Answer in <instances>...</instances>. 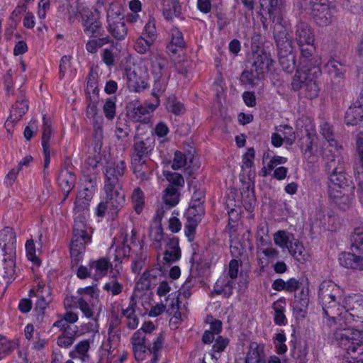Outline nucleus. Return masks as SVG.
Wrapping results in <instances>:
<instances>
[{
  "label": "nucleus",
  "mask_w": 363,
  "mask_h": 363,
  "mask_svg": "<svg viewBox=\"0 0 363 363\" xmlns=\"http://www.w3.org/2000/svg\"><path fill=\"white\" fill-rule=\"evenodd\" d=\"M152 101L141 104L138 101H132L127 105L128 117L135 122L145 121L146 115L153 112L160 104V97L156 92H152Z\"/></svg>",
  "instance_id": "11"
},
{
  "label": "nucleus",
  "mask_w": 363,
  "mask_h": 363,
  "mask_svg": "<svg viewBox=\"0 0 363 363\" xmlns=\"http://www.w3.org/2000/svg\"><path fill=\"white\" fill-rule=\"evenodd\" d=\"M76 182V177L72 171V167L70 166H64L60 172L58 177V183L62 189L66 193L64 198L65 201L69 193L73 189Z\"/></svg>",
  "instance_id": "21"
},
{
  "label": "nucleus",
  "mask_w": 363,
  "mask_h": 363,
  "mask_svg": "<svg viewBox=\"0 0 363 363\" xmlns=\"http://www.w3.org/2000/svg\"><path fill=\"white\" fill-rule=\"evenodd\" d=\"M337 345L345 350L341 363H363V331L338 328L334 333Z\"/></svg>",
  "instance_id": "3"
},
{
  "label": "nucleus",
  "mask_w": 363,
  "mask_h": 363,
  "mask_svg": "<svg viewBox=\"0 0 363 363\" xmlns=\"http://www.w3.org/2000/svg\"><path fill=\"white\" fill-rule=\"evenodd\" d=\"M127 84L129 91H143L148 88L147 79L138 77L134 72L128 74Z\"/></svg>",
  "instance_id": "36"
},
{
  "label": "nucleus",
  "mask_w": 363,
  "mask_h": 363,
  "mask_svg": "<svg viewBox=\"0 0 363 363\" xmlns=\"http://www.w3.org/2000/svg\"><path fill=\"white\" fill-rule=\"evenodd\" d=\"M186 164V157L181 152L177 151L174 153V157L172 164V168L173 169H179L184 167Z\"/></svg>",
  "instance_id": "59"
},
{
  "label": "nucleus",
  "mask_w": 363,
  "mask_h": 363,
  "mask_svg": "<svg viewBox=\"0 0 363 363\" xmlns=\"http://www.w3.org/2000/svg\"><path fill=\"white\" fill-rule=\"evenodd\" d=\"M147 257V252L141 247L140 252L136 254L131 265V270L133 273H140L145 264Z\"/></svg>",
  "instance_id": "47"
},
{
  "label": "nucleus",
  "mask_w": 363,
  "mask_h": 363,
  "mask_svg": "<svg viewBox=\"0 0 363 363\" xmlns=\"http://www.w3.org/2000/svg\"><path fill=\"white\" fill-rule=\"evenodd\" d=\"M89 206V199L86 198L85 196H82L81 194L78 195L76 198V201L74 203V217L79 216L80 215H84L85 217V220H86Z\"/></svg>",
  "instance_id": "45"
},
{
  "label": "nucleus",
  "mask_w": 363,
  "mask_h": 363,
  "mask_svg": "<svg viewBox=\"0 0 363 363\" xmlns=\"http://www.w3.org/2000/svg\"><path fill=\"white\" fill-rule=\"evenodd\" d=\"M339 262L347 269L363 270V255L357 252H342L339 256Z\"/></svg>",
  "instance_id": "23"
},
{
  "label": "nucleus",
  "mask_w": 363,
  "mask_h": 363,
  "mask_svg": "<svg viewBox=\"0 0 363 363\" xmlns=\"http://www.w3.org/2000/svg\"><path fill=\"white\" fill-rule=\"evenodd\" d=\"M181 252L179 247L178 240L172 239L168 243V248L164 253V259L167 262H173L179 259Z\"/></svg>",
  "instance_id": "39"
},
{
  "label": "nucleus",
  "mask_w": 363,
  "mask_h": 363,
  "mask_svg": "<svg viewBox=\"0 0 363 363\" xmlns=\"http://www.w3.org/2000/svg\"><path fill=\"white\" fill-rule=\"evenodd\" d=\"M342 307L343 313L340 319H345L347 323L352 320L363 323V295L354 294L345 297Z\"/></svg>",
  "instance_id": "10"
},
{
  "label": "nucleus",
  "mask_w": 363,
  "mask_h": 363,
  "mask_svg": "<svg viewBox=\"0 0 363 363\" xmlns=\"http://www.w3.org/2000/svg\"><path fill=\"white\" fill-rule=\"evenodd\" d=\"M150 140H143L140 137H135L133 145V159L145 160L151 150Z\"/></svg>",
  "instance_id": "25"
},
{
  "label": "nucleus",
  "mask_w": 363,
  "mask_h": 363,
  "mask_svg": "<svg viewBox=\"0 0 363 363\" xmlns=\"http://www.w3.org/2000/svg\"><path fill=\"white\" fill-rule=\"evenodd\" d=\"M36 296L38 300L35 303V308L40 311L45 309L52 300L49 289H45V286L39 287L36 292Z\"/></svg>",
  "instance_id": "43"
},
{
  "label": "nucleus",
  "mask_w": 363,
  "mask_h": 363,
  "mask_svg": "<svg viewBox=\"0 0 363 363\" xmlns=\"http://www.w3.org/2000/svg\"><path fill=\"white\" fill-rule=\"evenodd\" d=\"M261 15H268L272 21L274 37L278 49L279 61L283 69L291 72L295 67L294 55L292 53V42L285 28L284 21V0H260ZM267 26L266 19L263 21Z\"/></svg>",
  "instance_id": "1"
},
{
  "label": "nucleus",
  "mask_w": 363,
  "mask_h": 363,
  "mask_svg": "<svg viewBox=\"0 0 363 363\" xmlns=\"http://www.w3.org/2000/svg\"><path fill=\"white\" fill-rule=\"evenodd\" d=\"M97 78L98 72L96 69H91L88 77L87 89L91 91H96L98 89L97 86Z\"/></svg>",
  "instance_id": "63"
},
{
  "label": "nucleus",
  "mask_w": 363,
  "mask_h": 363,
  "mask_svg": "<svg viewBox=\"0 0 363 363\" xmlns=\"http://www.w3.org/2000/svg\"><path fill=\"white\" fill-rule=\"evenodd\" d=\"M74 341V336L70 335H68L66 333H63L60 335L57 338V345L61 347L67 348L70 347Z\"/></svg>",
  "instance_id": "62"
},
{
  "label": "nucleus",
  "mask_w": 363,
  "mask_h": 363,
  "mask_svg": "<svg viewBox=\"0 0 363 363\" xmlns=\"http://www.w3.org/2000/svg\"><path fill=\"white\" fill-rule=\"evenodd\" d=\"M52 135V127L48 120L45 116H43V136H42V145L43 148H50L49 140Z\"/></svg>",
  "instance_id": "52"
},
{
  "label": "nucleus",
  "mask_w": 363,
  "mask_h": 363,
  "mask_svg": "<svg viewBox=\"0 0 363 363\" xmlns=\"http://www.w3.org/2000/svg\"><path fill=\"white\" fill-rule=\"evenodd\" d=\"M126 165L123 160L108 164L106 168L104 185L119 186V177L124 174Z\"/></svg>",
  "instance_id": "17"
},
{
  "label": "nucleus",
  "mask_w": 363,
  "mask_h": 363,
  "mask_svg": "<svg viewBox=\"0 0 363 363\" xmlns=\"http://www.w3.org/2000/svg\"><path fill=\"white\" fill-rule=\"evenodd\" d=\"M325 157L328 161L327 169L330 172L329 180L331 184L330 190L331 189H337V188L344 189V186L346 185L347 179L341 167V155H340L339 157L340 162L337 157H333V155H329L327 152H325Z\"/></svg>",
  "instance_id": "12"
},
{
  "label": "nucleus",
  "mask_w": 363,
  "mask_h": 363,
  "mask_svg": "<svg viewBox=\"0 0 363 363\" xmlns=\"http://www.w3.org/2000/svg\"><path fill=\"white\" fill-rule=\"evenodd\" d=\"M229 342L230 341L228 338L218 335L216 339H215V342L212 347V357L218 359V357L216 356V354H220L223 352L229 345Z\"/></svg>",
  "instance_id": "51"
},
{
  "label": "nucleus",
  "mask_w": 363,
  "mask_h": 363,
  "mask_svg": "<svg viewBox=\"0 0 363 363\" xmlns=\"http://www.w3.org/2000/svg\"><path fill=\"white\" fill-rule=\"evenodd\" d=\"M320 133L325 140L328 143V152L330 155H333V157H336L338 158L340 162V153L342 150V145H340L337 141L335 139L334 130L333 126L327 122H323L320 125Z\"/></svg>",
  "instance_id": "16"
},
{
  "label": "nucleus",
  "mask_w": 363,
  "mask_h": 363,
  "mask_svg": "<svg viewBox=\"0 0 363 363\" xmlns=\"http://www.w3.org/2000/svg\"><path fill=\"white\" fill-rule=\"evenodd\" d=\"M318 296L326 323L331 326L337 320H340L343 313L342 289L335 282L325 280L319 286Z\"/></svg>",
  "instance_id": "2"
},
{
  "label": "nucleus",
  "mask_w": 363,
  "mask_h": 363,
  "mask_svg": "<svg viewBox=\"0 0 363 363\" xmlns=\"http://www.w3.org/2000/svg\"><path fill=\"white\" fill-rule=\"evenodd\" d=\"M309 303L308 289H302L295 295L292 306L294 311L301 316L306 313Z\"/></svg>",
  "instance_id": "27"
},
{
  "label": "nucleus",
  "mask_w": 363,
  "mask_h": 363,
  "mask_svg": "<svg viewBox=\"0 0 363 363\" xmlns=\"http://www.w3.org/2000/svg\"><path fill=\"white\" fill-rule=\"evenodd\" d=\"M90 241L91 237L86 231L84 216L74 217L73 238L70 244L71 256L77 257L84 251L86 244Z\"/></svg>",
  "instance_id": "8"
},
{
  "label": "nucleus",
  "mask_w": 363,
  "mask_h": 363,
  "mask_svg": "<svg viewBox=\"0 0 363 363\" xmlns=\"http://www.w3.org/2000/svg\"><path fill=\"white\" fill-rule=\"evenodd\" d=\"M363 121V93L360 98L347 109L345 122L347 125H357Z\"/></svg>",
  "instance_id": "20"
},
{
  "label": "nucleus",
  "mask_w": 363,
  "mask_h": 363,
  "mask_svg": "<svg viewBox=\"0 0 363 363\" xmlns=\"http://www.w3.org/2000/svg\"><path fill=\"white\" fill-rule=\"evenodd\" d=\"M28 110V104L27 101H17L11 110V113L6 122V125H9V123H13L18 121Z\"/></svg>",
  "instance_id": "33"
},
{
  "label": "nucleus",
  "mask_w": 363,
  "mask_h": 363,
  "mask_svg": "<svg viewBox=\"0 0 363 363\" xmlns=\"http://www.w3.org/2000/svg\"><path fill=\"white\" fill-rule=\"evenodd\" d=\"M153 44V42L140 35L135 41L134 49L137 52L144 54L150 50Z\"/></svg>",
  "instance_id": "50"
},
{
  "label": "nucleus",
  "mask_w": 363,
  "mask_h": 363,
  "mask_svg": "<svg viewBox=\"0 0 363 363\" xmlns=\"http://www.w3.org/2000/svg\"><path fill=\"white\" fill-rule=\"evenodd\" d=\"M184 46V41L181 31L174 28L171 30V41L167 45L169 52L176 53Z\"/></svg>",
  "instance_id": "38"
},
{
  "label": "nucleus",
  "mask_w": 363,
  "mask_h": 363,
  "mask_svg": "<svg viewBox=\"0 0 363 363\" xmlns=\"http://www.w3.org/2000/svg\"><path fill=\"white\" fill-rule=\"evenodd\" d=\"M176 293H172L165 299V310L167 313L173 315L177 319H182V315L179 312V298Z\"/></svg>",
  "instance_id": "34"
},
{
  "label": "nucleus",
  "mask_w": 363,
  "mask_h": 363,
  "mask_svg": "<svg viewBox=\"0 0 363 363\" xmlns=\"http://www.w3.org/2000/svg\"><path fill=\"white\" fill-rule=\"evenodd\" d=\"M107 4H109L108 0H98L96 9H94V11H92L86 6H79V12L82 16L84 32L86 34L94 35L99 33V30L101 26L99 9L105 6Z\"/></svg>",
  "instance_id": "9"
},
{
  "label": "nucleus",
  "mask_w": 363,
  "mask_h": 363,
  "mask_svg": "<svg viewBox=\"0 0 363 363\" xmlns=\"http://www.w3.org/2000/svg\"><path fill=\"white\" fill-rule=\"evenodd\" d=\"M321 69L319 65H313L308 67L302 65L299 67L294 77L291 85L294 90L304 89L312 91L316 87V79L320 76Z\"/></svg>",
  "instance_id": "7"
},
{
  "label": "nucleus",
  "mask_w": 363,
  "mask_h": 363,
  "mask_svg": "<svg viewBox=\"0 0 363 363\" xmlns=\"http://www.w3.org/2000/svg\"><path fill=\"white\" fill-rule=\"evenodd\" d=\"M163 201L166 209H169L177 204L179 201V194L177 187L169 185L164 191Z\"/></svg>",
  "instance_id": "41"
},
{
  "label": "nucleus",
  "mask_w": 363,
  "mask_h": 363,
  "mask_svg": "<svg viewBox=\"0 0 363 363\" xmlns=\"http://www.w3.org/2000/svg\"><path fill=\"white\" fill-rule=\"evenodd\" d=\"M166 108L168 111L172 112L174 115L182 114L185 110L184 104L173 95L167 98Z\"/></svg>",
  "instance_id": "46"
},
{
  "label": "nucleus",
  "mask_w": 363,
  "mask_h": 363,
  "mask_svg": "<svg viewBox=\"0 0 363 363\" xmlns=\"http://www.w3.org/2000/svg\"><path fill=\"white\" fill-rule=\"evenodd\" d=\"M149 236L151 240L160 243L163 239V230L162 227L158 224L151 226Z\"/></svg>",
  "instance_id": "58"
},
{
  "label": "nucleus",
  "mask_w": 363,
  "mask_h": 363,
  "mask_svg": "<svg viewBox=\"0 0 363 363\" xmlns=\"http://www.w3.org/2000/svg\"><path fill=\"white\" fill-rule=\"evenodd\" d=\"M351 251L363 255V228L357 227L350 235Z\"/></svg>",
  "instance_id": "35"
},
{
  "label": "nucleus",
  "mask_w": 363,
  "mask_h": 363,
  "mask_svg": "<svg viewBox=\"0 0 363 363\" xmlns=\"http://www.w3.org/2000/svg\"><path fill=\"white\" fill-rule=\"evenodd\" d=\"M203 214L204 208L203 205L190 203L185 213L186 222L184 226L185 235L189 241H193L196 226L201 222Z\"/></svg>",
  "instance_id": "13"
},
{
  "label": "nucleus",
  "mask_w": 363,
  "mask_h": 363,
  "mask_svg": "<svg viewBox=\"0 0 363 363\" xmlns=\"http://www.w3.org/2000/svg\"><path fill=\"white\" fill-rule=\"evenodd\" d=\"M76 307H78L87 318L94 319L95 311L93 299L85 296H74L73 298Z\"/></svg>",
  "instance_id": "29"
},
{
  "label": "nucleus",
  "mask_w": 363,
  "mask_h": 363,
  "mask_svg": "<svg viewBox=\"0 0 363 363\" xmlns=\"http://www.w3.org/2000/svg\"><path fill=\"white\" fill-rule=\"evenodd\" d=\"M285 306V301L282 299H279L272 304V308L274 311V320L278 325H284L286 323V318L284 314Z\"/></svg>",
  "instance_id": "40"
},
{
  "label": "nucleus",
  "mask_w": 363,
  "mask_h": 363,
  "mask_svg": "<svg viewBox=\"0 0 363 363\" xmlns=\"http://www.w3.org/2000/svg\"><path fill=\"white\" fill-rule=\"evenodd\" d=\"M16 233L11 227L0 231V253L7 255L16 254Z\"/></svg>",
  "instance_id": "15"
},
{
  "label": "nucleus",
  "mask_w": 363,
  "mask_h": 363,
  "mask_svg": "<svg viewBox=\"0 0 363 363\" xmlns=\"http://www.w3.org/2000/svg\"><path fill=\"white\" fill-rule=\"evenodd\" d=\"M313 18L319 26H327L331 22L332 12L328 0H310Z\"/></svg>",
  "instance_id": "14"
},
{
  "label": "nucleus",
  "mask_w": 363,
  "mask_h": 363,
  "mask_svg": "<svg viewBox=\"0 0 363 363\" xmlns=\"http://www.w3.org/2000/svg\"><path fill=\"white\" fill-rule=\"evenodd\" d=\"M274 62L263 50H258L253 54V64L251 70H245L240 81L246 86L258 84L266 74L272 72Z\"/></svg>",
  "instance_id": "4"
},
{
  "label": "nucleus",
  "mask_w": 363,
  "mask_h": 363,
  "mask_svg": "<svg viewBox=\"0 0 363 363\" xmlns=\"http://www.w3.org/2000/svg\"><path fill=\"white\" fill-rule=\"evenodd\" d=\"M234 281L228 276L220 277L214 285L213 291L216 294H223L225 297H229L233 294Z\"/></svg>",
  "instance_id": "30"
},
{
  "label": "nucleus",
  "mask_w": 363,
  "mask_h": 363,
  "mask_svg": "<svg viewBox=\"0 0 363 363\" xmlns=\"http://www.w3.org/2000/svg\"><path fill=\"white\" fill-rule=\"evenodd\" d=\"M104 289L108 292H111L113 296H116L122 292L123 286L116 279H113L105 284Z\"/></svg>",
  "instance_id": "56"
},
{
  "label": "nucleus",
  "mask_w": 363,
  "mask_h": 363,
  "mask_svg": "<svg viewBox=\"0 0 363 363\" xmlns=\"http://www.w3.org/2000/svg\"><path fill=\"white\" fill-rule=\"evenodd\" d=\"M164 175L170 183L169 185H172L176 187L182 186L184 184L183 177L179 173L164 171Z\"/></svg>",
  "instance_id": "54"
},
{
  "label": "nucleus",
  "mask_w": 363,
  "mask_h": 363,
  "mask_svg": "<svg viewBox=\"0 0 363 363\" xmlns=\"http://www.w3.org/2000/svg\"><path fill=\"white\" fill-rule=\"evenodd\" d=\"M357 150L359 162L354 169L357 179L359 181L357 194L362 203H363V133L357 135Z\"/></svg>",
  "instance_id": "18"
},
{
  "label": "nucleus",
  "mask_w": 363,
  "mask_h": 363,
  "mask_svg": "<svg viewBox=\"0 0 363 363\" xmlns=\"http://www.w3.org/2000/svg\"><path fill=\"white\" fill-rule=\"evenodd\" d=\"M325 67L328 74L332 77V82L334 84H337L340 79L343 78L345 73L344 66L339 61L331 58L328 60Z\"/></svg>",
  "instance_id": "28"
},
{
  "label": "nucleus",
  "mask_w": 363,
  "mask_h": 363,
  "mask_svg": "<svg viewBox=\"0 0 363 363\" xmlns=\"http://www.w3.org/2000/svg\"><path fill=\"white\" fill-rule=\"evenodd\" d=\"M263 357V346H260L257 344H252L250 345V349L247 354L245 363H266L262 359Z\"/></svg>",
  "instance_id": "37"
},
{
  "label": "nucleus",
  "mask_w": 363,
  "mask_h": 363,
  "mask_svg": "<svg viewBox=\"0 0 363 363\" xmlns=\"http://www.w3.org/2000/svg\"><path fill=\"white\" fill-rule=\"evenodd\" d=\"M274 242L282 251L286 250L298 262H303L306 260L304 246L293 233L279 230L274 234Z\"/></svg>",
  "instance_id": "6"
},
{
  "label": "nucleus",
  "mask_w": 363,
  "mask_h": 363,
  "mask_svg": "<svg viewBox=\"0 0 363 363\" xmlns=\"http://www.w3.org/2000/svg\"><path fill=\"white\" fill-rule=\"evenodd\" d=\"M117 18L115 20L110 9L107 12V18L109 26L110 33L117 39L121 40L125 38L127 34V28L124 22L119 17L121 9L118 8L116 11Z\"/></svg>",
  "instance_id": "19"
},
{
  "label": "nucleus",
  "mask_w": 363,
  "mask_h": 363,
  "mask_svg": "<svg viewBox=\"0 0 363 363\" xmlns=\"http://www.w3.org/2000/svg\"><path fill=\"white\" fill-rule=\"evenodd\" d=\"M16 342L0 335V359L4 358L16 347Z\"/></svg>",
  "instance_id": "49"
},
{
  "label": "nucleus",
  "mask_w": 363,
  "mask_h": 363,
  "mask_svg": "<svg viewBox=\"0 0 363 363\" xmlns=\"http://www.w3.org/2000/svg\"><path fill=\"white\" fill-rule=\"evenodd\" d=\"M104 111L105 116L108 119H113L116 113V105L113 99L109 98L106 101L104 105Z\"/></svg>",
  "instance_id": "60"
},
{
  "label": "nucleus",
  "mask_w": 363,
  "mask_h": 363,
  "mask_svg": "<svg viewBox=\"0 0 363 363\" xmlns=\"http://www.w3.org/2000/svg\"><path fill=\"white\" fill-rule=\"evenodd\" d=\"M74 351L69 352V356L73 358H79L82 362H87L89 360V350L90 349V340H84L78 342Z\"/></svg>",
  "instance_id": "32"
},
{
  "label": "nucleus",
  "mask_w": 363,
  "mask_h": 363,
  "mask_svg": "<svg viewBox=\"0 0 363 363\" xmlns=\"http://www.w3.org/2000/svg\"><path fill=\"white\" fill-rule=\"evenodd\" d=\"M118 50L115 46L105 48L102 52V60L107 66H112L117 56Z\"/></svg>",
  "instance_id": "53"
},
{
  "label": "nucleus",
  "mask_w": 363,
  "mask_h": 363,
  "mask_svg": "<svg viewBox=\"0 0 363 363\" xmlns=\"http://www.w3.org/2000/svg\"><path fill=\"white\" fill-rule=\"evenodd\" d=\"M26 250L28 259L35 264H38L39 260L35 254V247L33 240H30L26 242Z\"/></svg>",
  "instance_id": "61"
},
{
  "label": "nucleus",
  "mask_w": 363,
  "mask_h": 363,
  "mask_svg": "<svg viewBox=\"0 0 363 363\" xmlns=\"http://www.w3.org/2000/svg\"><path fill=\"white\" fill-rule=\"evenodd\" d=\"M296 40L298 45H306L313 44L315 42V37L313 31L305 23H301L297 26L296 31Z\"/></svg>",
  "instance_id": "24"
},
{
  "label": "nucleus",
  "mask_w": 363,
  "mask_h": 363,
  "mask_svg": "<svg viewBox=\"0 0 363 363\" xmlns=\"http://www.w3.org/2000/svg\"><path fill=\"white\" fill-rule=\"evenodd\" d=\"M142 36L149 39L150 41L155 43L157 38V33L155 28V19L150 18L148 22L145 26V28L141 34Z\"/></svg>",
  "instance_id": "48"
},
{
  "label": "nucleus",
  "mask_w": 363,
  "mask_h": 363,
  "mask_svg": "<svg viewBox=\"0 0 363 363\" xmlns=\"http://www.w3.org/2000/svg\"><path fill=\"white\" fill-rule=\"evenodd\" d=\"M112 264L110 260L106 257H101L97 260L90 261L89 267L90 271L93 272V277L96 279H99L104 277Z\"/></svg>",
  "instance_id": "26"
},
{
  "label": "nucleus",
  "mask_w": 363,
  "mask_h": 363,
  "mask_svg": "<svg viewBox=\"0 0 363 363\" xmlns=\"http://www.w3.org/2000/svg\"><path fill=\"white\" fill-rule=\"evenodd\" d=\"M16 255L11 256L0 253V276L7 280L11 281L15 275Z\"/></svg>",
  "instance_id": "22"
},
{
  "label": "nucleus",
  "mask_w": 363,
  "mask_h": 363,
  "mask_svg": "<svg viewBox=\"0 0 363 363\" xmlns=\"http://www.w3.org/2000/svg\"><path fill=\"white\" fill-rule=\"evenodd\" d=\"M330 196L341 209L345 210L350 204L351 199L349 196L338 189H331Z\"/></svg>",
  "instance_id": "44"
},
{
  "label": "nucleus",
  "mask_w": 363,
  "mask_h": 363,
  "mask_svg": "<svg viewBox=\"0 0 363 363\" xmlns=\"http://www.w3.org/2000/svg\"><path fill=\"white\" fill-rule=\"evenodd\" d=\"M105 196L96 208V216L104 217L106 214L114 219L125 203V195L118 186L104 185Z\"/></svg>",
  "instance_id": "5"
},
{
  "label": "nucleus",
  "mask_w": 363,
  "mask_h": 363,
  "mask_svg": "<svg viewBox=\"0 0 363 363\" xmlns=\"http://www.w3.org/2000/svg\"><path fill=\"white\" fill-rule=\"evenodd\" d=\"M50 9V0H40L38 2L37 15L40 19L46 17L47 12Z\"/></svg>",
  "instance_id": "64"
},
{
  "label": "nucleus",
  "mask_w": 363,
  "mask_h": 363,
  "mask_svg": "<svg viewBox=\"0 0 363 363\" xmlns=\"http://www.w3.org/2000/svg\"><path fill=\"white\" fill-rule=\"evenodd\" d=\"M195 283V279L189 276L179 291V296H182L184 298H189L191 295V288L194 286Z\"/></svg>",
  "instance_id": "55"
},
{
  "label": "nucleus",
  "mask_w": 363,
  "mask_h": 363,
  "mask_svg": "<svg viewBox=\"0 0 363 363\" xmlns=\"http://www.w3.org/2000/svg\"><path fill=\"white\" fill-rule=\"evenodd\" d=\"M130 199L135 211L140 214L143 211L145 203V197L143 191L139 187L135 188L132 192Z\"/></svg>",
  "instance_id": "42"
},
{
  "label": "nucleus",
  "mask_w": 363,
  "mask_h": 363,
  "mask_svg": "<svg viewBox=\"0 0 363 363\" xmlns=\"http://www.w3.org/2000/svg\"><path fill=\"white\" fill-rule=\"evenodd\" d=\"M108 43V38H103L99 40H90L86 43V50L90 53H95L99 48Z\"/></svg>",
  "instance_id": "57"
},
{
  "label": "nucleus",
  "mask_w": 363,
  "mask_h": 363,
  "mask_svg": "<svg viewBox=\"0 0 363 363\" xmlns=\"http://www.w3.org/2000/svg\"><path fill=\"white\" fill-rule=\"evenodd\" d=\"M71 57L63 56L60 64V77L66 81L72 79L77 74V69L71 62Z\"/></svg>",
  "instance_id": "31"
}]
</instances>
